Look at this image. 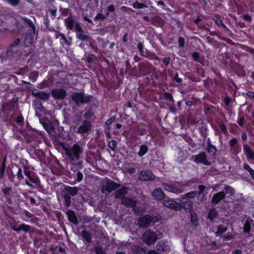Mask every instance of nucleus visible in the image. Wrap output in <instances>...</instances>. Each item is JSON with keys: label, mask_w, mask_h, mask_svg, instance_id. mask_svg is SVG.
Returning a JSON list of instances; mask_svg holds the SVG:
<instances>
[{"label": "nucleus", "mask_w": 254, "mask_h": 254, "mask_svg": "<svg viewBox=\"0 0 254 254\" xmlns=\"http://www.w3.org/2000/svg\"><path fill=\"white\" fill-rule=\"evenodd\" d=\"M197 194L195 191H192L189 193H186L178 200L180 202L181 208L182 207L187 212H190L192 207L193 202L191 200Z\"/></svg>", "instance_id": "f257e3e1"}, {"label": "nucleus", "mask_w": 254, "mask_h": 254, "mask_svg": "<svg viewBox=\"0 0 254 254\" xmlns=\"http://www.w3.org/2000/svg\"><path fill=\"white\" fill-rule=\"evenodd\" d=\"M21 19L25 23H27L31 27V29L27 30L24 40V44L26 47L30 46L34 41L35 36V27L31 20L26 17H22Z\"/></svg>", "instance_id": "f03ea898"}, {"label": "nucleus", "mask_w": 254, "mask_h": 254, "mask_svg": "<svg viewBox=\"0 0 254 254\" xmlns=\"http://www.w3.org/2000/svg\"><path fill=\"white\" fill-rule=\"evenodd\" d=\"M66 155L71 160H78L80 154L83 152L82 148L77 144H74L71 147L64 148Z\"/></svg>", "instance_id": "7ed1b4c3"}, {"label": "nucleus", "mask_w": 254, "mask_h": 254, "mask_svg": "<svg viewBox=\"0 0 254 254\" xmlns=\"http://www.w3.org/2000/svg\"><path fill=\"white\" fill-rule=\"evenodd\" d=\"M157 240V234L150 230H147L143 234L142 240L148 246L154 244Z\"/></svg>", "instance_id": "20e7f679"}, {"label": "nucleus", "mask_w": 254, "mask_h": 254, "mask_svg": "<svg viewBox=\"0 0 254 254\" xmlns=\"http://www.w3.org/2000/svg\"><path fill=\"white\" fill-rule=\"evenodd\" d=\"M162 187L166 191L175 194L181 193L185 191L183 186H178L175 184L163 183Z\"/></svg>", "instance_id": "39448f33"}, {"label": "nucleus", "mask_w": 254, "mask_h": 254, "mask_svg": "<svg viewBox=\"0 0 254 254\" xmlns=\"http://www.w3.org/2000/svg\"><path fill=\"white\" fill-rule=\"evenodd\" d=\"M190 160L196 163H202L205 165H210L211 164L207 159L206 154L204 152L192 155Z\"/></svg>", "instance_id": "423d86ee"}, {"label": "nucleus", "mask_w": 254, "mask_h": 254, "mask_svg": "<svg viewBox=\"0 0 254 254\" xmlns=\"http://www.w3.org/2000/svg\"><path fill=\"white\" fill-rule=\"evenodd\" d=\"M72 99L77 104H84L90 100V97L85 96L82 93H74L72 95Z\"/></svg>", "instance_id": "0eeeda50"}, {"label": "nucleus", "mask_w": 254, "mask_h": 254, "mask_svg": "<svg viewBox=\"0 0 254 254\" xmlns=\"http://www.w3.org/2000/svg\"><path fill=\"white\" fill-rule=\"evenodd\" d=\"M153 218L149 215H146L138 220V224L141 228H147L151 225Z\"/></svg>", "instance_id": "6e6552de"}, {"label": "nucleus", "mask_w": 254, "mask_h": 254, "mask_svg": "<svg viewBox=\"0 0 254 254\" xmlns=\"http://www.w3.org/2000/svg\"><path fill=\"white\" fill-rule=\"evenodd\" d=\"M154 178V175L151 172L147 170L142 171L138 175V179L143 181L152 180Z\"/></svg>", "instance_id": "1a4fd4ad"}, {"label": "nucleus", "mask_w": 254, "mask_h": 254, "mask_svg": "<svg viewBox=\"0 0 254 254\" xmlns=\"http://www.w3.org/2000/svg\"><path fill=\"white\" fill-rule=\"evenodd\" d=\"M163 205L168 208L172 209L178 210L180 209L181 205L173 199H168L164 201Z\"/></svg>", "instance_id": "9d476101"}, {"label": "nucleus", "mask_w": 254, "mask_h": 254, "mask_svg": "<svg viewBox=\"0 0 254 254\" xmlns=\"http://www.w3.org/2000/svg\"><path fill=\"white\" fill-rule=\"evenodd\" d=\"M151 195L156 200H162L165 198V193L161 188L155 189L151 192Z\"/></svg>", "instance_id": "9b49d317"}, {"label": "nucleus", "mask_w": 254, "mask_h": 254, "mask_svg": "<svg viewBox=\"0 0 254 254\" xmlns=\"http://www.w3.org/2000/svg\"><path fill=\"white\" fill-rule=\"evenodd\" d=\"M52 96L57 99H63L66 96V92L63 89H55L52 91Z\"/></svg>", "instance_id": "f8f14e48"}, {"label": "nucleus", "mask_w": 254, "mask_h": 254, "mask_svg": "<svg viewBox=\"0 0 254 254\" xmlns=\"http://www.w3.org/2000/svg\"><path fill=\"white\" fill-rule=\"evenodd\" d=\"M156 249L159 251L169 252L170 250V245L168 242L161 241L157 243Z\"/></svg>", "instance_id": "ddd939ff"}, {"label": "nucleus", "mask_w": 254, "mask_h": 254, "mask_svg": "<svg viewBox=\"0 0 254 254\" xmlns=\"http://www.w3.org/2000/svg\"><path fill=\"white\" fill-rule=\"evenodd\" d=\"M75 29L76 31L77 37L81 40L87 41L90 39V37L82 33V29L78 23H76Z\"/></svg>", "instance_id": "4468645a"}, {"label": "nucleus", "mask_w": 254, "mask_h": 254, "mask_svg": "<svg viewBox=\"0 0 254 254\" xmlns=\"http://www.w3.org/2000/svg\"><path fill=\"white\" fill-rule=\"evenodd\" d=\"M90 128V123L89 121H85L79 127L77 132L80 134L86 133Z\"/></svg>", "instance_id": "2eb2a0df"}, {"label": "nucleus", "mask_w": 254, "mask_h": 254, "mask_svg": "<svg viewBox=\"0 0 254 254\" xmlns=\"http://www.w3.org/2000/svg\"><path fill=\"white\" fill-rule=\"evenodd\" d=\"M226 196V193L223 191L218 192L214 194L212 199L211 202L215 204H218L221 200L223 199Z\"/></svg>", "instance_id": "dca6fc26"}, {"label": "nucleus", "mask_w": 254, "mask_h": 254, "mask_svg": "<svg viewBox=\"0 0 254 254\" xmlns=\"http://www.w3.org/2000/svg\"><path fill=\"white\" fill-rule=\"evenodd\" d=\"M119 187V185L118 184L109 181L103 187V189L110 192L117 189Z\"/></svg>", "instance_id": "f3484780"}, {"label": "nucleus", "mask_w": 254, "mask_h": 254, "mask_svg": "<svg viewBox=\"0 0 254 254\" xmlns=\"http://www.w3.org/2000/svg\"><path fill=\"white\" fill-rule=\"evenodd\" d=\"M243 149L248 159L254 160V153L248 145H244Z\"/></svg>", "instance_id": "a211bd4d"}, {"label": "nucleus", "mask_w": 254, "mask_h": 254, "mask_svg": "<svg viewBox=\"0 0 254 254\" xmlns=\"http://www.w3.org/2000/svg\"><path fill=\"white\" fill-rule=\"evenodd\" d=\"M122 203L123 204L127 207H131L133 208H134L136 204V202L135 201L127 197L122 198Z\"/></svg>", "instance_id": "6ab92c4d"}, {"label": "nucleus", "mask_w": 254, "mask_h": 254, "mask_svg": "<svg viewBox=\"0 0 254 254\" xmlns=\"http://www.w3.org/2000/svg\"><path fill=\"white\" fill-rule=\"evenodd\" d=\"M30 182L34 184H37L39 183V180L37 177L34 175H31L27 179L25 180L26 184L31 188H33V185Z\"/></svg>", "instance_id": "aec40b11"}, {"label": "nucleus", "mask_w": 254, "mask_h": 254, "mask_svg": "<svg viewBox=\"0 0 254 254\" xmlns=\"http://www.w3.org/2000/svg\"><path fill=\"white\" fill-rule=\"evenodd\" d=\"M64 22L67 29L71 30L73 28L74 22V19L73 18L70 16H68L67 18L65 19Z\"/></svg>", "instance_id": "412c9836"}, {"label": "nucleus", "mask_w": 254, "mask_h": 254, "mask_svg": "<svg viewBox=\"0 0 254 254\" xmlns=\"http://www.w3.org/2000/svg\"><path fill=\"white\" fill-rule=\"evenodd\" d=\"M127 189L126 187H124L121 189L118 190L116 191V197L117 198L125 197L123 195L127 193Z\"/></svg>", "instance_id": "4be33fe9"}, {"label": "nucleus", "mask_w": 254, "mask_h": 254, "mask_svg": "<svg viewBox=\"0 0 254 254\" xmlns=\"http://www.w3.org/2000/svg\"><path fill=\"white\" fill-rule=\"evenodd\" d=\"M127 189L126 187H124L121 189L118 190L116 191V197L117 198L125 197L123 195L127 193Z\"/></svg>", "instance_id": "5701e85b"}, {"label": "nucleus", "mask_w": 254, "mask_h": 254, "mask_svg": "<svg viewBox=\"0 0 254 254\" xmlns=\"http://www.w3.org/2000/svg\"><path fill=\"white\" fill-rule=\"evenodd\" d=\"M66 214L70 221L74 224H76L77 223L76 216L75 215L74 213L72 211L68 210L66 213Z\"/></svg>", "instance_id": "b1692460"}, {"label": "nucleus", "mask_w": 254, "mask_h": 254, "mask_svg": "<svg viewBox=\"0 0 254 254\" xmlns=\"http://www.w3.org/2000/svg\"><path fill=\"white\" fill-rule=\"evenodd\" d=\"M227 230V227L222 225H219L215 232V236L217 237L221 236Z\"/></svg>", "instance_id": "393cba45"}, {"label": "nucleus", "mask_w": 254, "mask_h": 254, "mask_svg": "<svg viewBox=\"0 0 254 254\" xmlns=\"http://www.w3.org/2000/svg\"><path fill=\"white\" fill-rule=\"evenodd\" d=\"M148 151V148L145 145H142L140 146L139 151L138 152V155L140 157H142Z\"/></svg>", "instance_id": "a878e982"}, {"label": "nucleus", "mask_w": 254, "mask_h": 254, "mask_svg": "<svg viewBox=\"0 0 254 254\" xmlns=\"http://www.w3.org/2000/svg\"><path fill=\"white\" fill-rule=\"evenodd\" d=\"M217 215V211L215 209H210L208 212V218L213 221Z\"/></svg>", "instance_id": "bb28decb"}, {"label": "nucleus", "mask_w": 254, "mask_h": 254, "mask_svg": "<svg viewBox=\"0 0 254 254\" xmlns=\"http://www.w3.org/2000/svg\"><path fill=\"white\" fill-rule=\"evenodd\" d=\"M81 236L87 243H90L91 236L88 232L85 230L82 231L81 232Z\"/></svg>", "instance_id": "cd10ccee"}, {"label": "nucleus", "mask_w": 254, "mask_h": 254, "mask_svg": "<svg viewBox=\"0 0 254 254\" xmlns=\"http://www.w3.org/2000/svg\"><path fill=\"white\" fill-rule=\"evenodd\" d=\"M133 251L135 254H143L145 252L144 248H140L138 246H134Z\"/></svg>", "instance_id": "c85d7f7f"}, {"label": "nucleus", "mask_w": 254, "mask_h": 254, "mask_svg": "<svg viewBox=\"0 0 254 254\" xmlns=\"http://www.w3.org/2000/svg\"><path fill=\"white\" fill-rule=\"evenodd\" d=\"M30 229V227L27 225L21 224L17 229H14V230L18 232L20 230H22L25 232L28 231Z\"/></svg>", "instance_id": "c756f323"}, {"label": "nucleus", "mask_w": 254, "mask_h": 254, "mask_svg": "<svg viewBox=\"0 0 254 254\" xmlns=\"http://www.w3.org/2000/svg\"><path fill=\"white\" fill-rule=\"evenodd\" d=\"M207 151L209 153H211L212 155H214L216 152V148L214 146L210 143H208Z\"/></svg>", "instance_id": "7c9ffc66"}, {"label": "nucleus", "mask_w": 254, "mask_h": 254, "mask_svg": "<svg viewBox=\"0 0 254 254\" xmlns=\"http://www.w3.org/2000/svg\"><path fill=\"white\" fill-rule=\"evenodd\" d=\"M214 20L216 24L219 26H222L224 28H226V26L223 23L222 20L219 17L216 16L214 18Z\"/></svg>", "instance_id": "2f4dec72"}, {"label": "nucleus", "mask_w": 254, "mask_h": 254, "mask_svg": "<svg viewBox=\"0 0 254 254\" xmlns=\"http://www.w3.org/2000/svg\"><path fill=\"white\" fill-rule=\"evenodd\" d=\"M244 168L249 172L252 178L254 180V170L247 164H244Z\"/></svg>", "instance_id": "473e14b6"}, {"label": "nucleus", "mask_w": 254, "mask_h": 254, "mask_svg": "<svg viewBox=\"0 0 254 254\" xmlns=\"http://www.w3.org/2000/svg\"><path fill=\"white\" fill-rule=\"evenodd\" d=\"M124 170L126 173L130 174H134L136 171L135 168L131 166L125 167L124 168Z\"/></svg>", "instance_id": "72a5a7b5"}, {"label": "nucleus", "mask_w": 254, "mask_h": 254, "mask_svg": "<svg viewBox=\"0 0 254 254\" xmlns=\"http://www.w3.org/2000/svg\"><path fill=\"white\" fill-rule=\"evenodd\" d=\"M244 231L245 233H249L251 231V222L249 220L246 221L244 226Z\"/></svg>", "instance_id": "f704fd0d"}, {"label": "nucleus", "mask_w": 254, "mask_h": 254, "mask_svg": "<svg viewBox=\"0 0 254 254\" xmlns=\"http://www.w3.org/2000/svg\"><path fill=\"white\" fill-rule=\"evenodd\" d=\"M59 36H61L60 41L62 44H64L66 45H70V43L66 39L65 36L63 34H59Z\"/></svg>", "instance_id": "c9c22d12"}, {"label": "nucleus", "mask_w": 254, "mask_h": 254, "mask_svg": "<svg viewBox=\"0 0 254 254\" xmlns=\"http://www.w3.org/2000/svg\"><path fill=\"white\" fill-rule=\"evenodd\" d=\"M38 96L42 99H47L49 98L50 96V94L49 93L44 92H39L38 93Z\"/></svg>", "instance_id": "e433bc0d"}, {"label": "nucleus", "mask_w": 254, "mask_h": 254, "mask_svg": "<svg viewBox=\"0 0 254 254\" xmlns=\"http://www.w3.org/2000/svg\"><path fill=\"white\" fill-rule=\"evenodd\" d=\"M225 190L226 191V193L233 194L234 193V190L229 186L225 187Z\"/></svg>", "instance_id": "4c0bfd02"}, {"label": "nucleus", "mask_w": 254, "mask_h": 254, "mask_svg": "<svg viewBox=\"0 0 254 254\" xmlns=\"http://www.w3.org/2000/svg\"><path fill=\"white\" fill-rule=\"evenodd\" d=\"M132 6L134 8H142L145 7V5L144 4L136 1L132 4Z\"/></svg>", "instance_id": "58836bf2"}, {"label": "nucleus", "mask_w": 254, "mask_h": 254, "mask_svg": "<svg viewBox=\"0 0 254 254\" xmlns=\"http://www.w3.org/2000/svg\"><path fill=\"white\" fill-rule=\"evenodd\" d=\"M108 146L112 150H114L116 147V142L114 140H112L109 142Z\"/></svg>", "instance_id": "ea45409f"}, {"label": "nucleus", "mask_w": 254, "mask_h": 254, "mask_svg": "<svg viewBox=\"0 0 254 254\" xmlns=\"http://www.w3.org/2000/svg\"><path fill=\"white\" fill-rule=\"evenodd\" d=\"M235 236L230 233H228L226 236L223 237L224 241H229L234 238Z\"/></svg>", "instance_id": "a19ab883"}, {"label": "nucleus", "mask_w": 254, "mask_h": 254, "mask_svg": "<svg viewBox=\"0 0 254 254\" xmlns=\"http://www.w3.org/2000/svg\"><path fill=\"white\" fill-rule=\"evenodd\" d=\"M205 186H203V185H199L198 187L199 191V192L198 193V194L199 195H202L201 196L202 198L204 197V194L203 193V191L205 189Z\"/></svg>", "instance_id": "79ce46f5"}, {"label": "nucleus", "mask_w": 254, "mask_h": 254, "mask_svg": "<svg viewBox=\"0 0 254 254\" xmlns=\"http://www.w3.org/2000/svg\"><path fill=\"white\" fill-rule=\"evenodd\" d=\"M191 221L194 226L197 225V218L195 214H191Z\"/></svg>", "instance_id": "37998d69"}, {"label": "nucleus", "mask_w": 254, "mask_h": 254, "mask_svg": "<svg viewBox=\"0 0 254 254\" xmlns=\"http://www.w3.org/2000/svg\"><path fill=\"white\" fill-rule=\"evenodd\" d=\"M95 252L96 254H105L102 248L99 246H96L95 247Z\"/></svg>", "instance_id": "c03bdc74"}, {"label": "nucleus", "mask_w": 254, "mask_h": 254, "mask_svg": "<svg viewBox=\"0 0 254 254\" xmlns=\"http://www.w3.org/2000/svg\"><path fill=\"white\" fill-rule=\"evenodd\" d=\"M5 168L4 162L3 163L1 169L0 170V178H2L4 175Z\"/></svg>", "instance_id": "a18cd8bd"}, {"label": "nucleus", "mask_w": 254, "mask_h": 254, "mask_svg": "<svg viewBox=\"0 0 254 254\" xmlns=\"http://www.w3.org/2000/svg\"><path fill=\"white\" fill-rule=\"evenodd\" d=\"M8 2L12 6H16L19 3V0H8Z\"/></svg>", "instance_id": "49530a36"}, {"label": "nucleus", "mask_w": 254, "mask_h": 254, "mask_svg": "<svg viewBox=\"0 0 254 254\" xmlns=\"http://www.w3.org/2000/svg\"><path fill=\"white\" fill-rule=\"evenodd\" d=\"M22 172L21 169L18 168V172L17 173V178L19 180H21L23 179V176L22 175Z\"/></svg>", "instance_id": "de8ad7c7"}, {"label": "nucleus", "mask_w": 254, "mask_h": 254, "mask_svg": "<svg viewBox=\"0 0 254 254\" xmlns=\"http://www.w3.org/2000/svg\"><path fill=\"white\" fill-rule=\"evenodd\" d=\"M77 192V188H70V190H69V193L72 195H75Z\"/></svg>", "instance_id": "09e8293b"}, {"label": "nucleus", "mask_w": 254, "mask_h": 254, "mask_svg": "<svg viewBox=\"0 0 254 254\" xmlns=\"http://www.w3.org/2000/svg\"><path fill=\"white\" fill-rule=\"evenodd\" d=\"M178 42H179V45L180 47H184V43H185V40L183 38L180 37L179 38Z\"/></svg>", "instance_id": "8fccbe9b"}, {"label": "nucleus", "mask_w": 254, "mask_h": 254, "mask_svg": "<svg viewBox=\"0 0 254 254\" xmlns=\"http://www.w3.org/2000/svg\"><path fill=\"white\" fill-rule=\"evenodd\" d=\"M164 96L166 99H168L170 101H173V97L171 95V94H170L169 93H168V92L165 93Z\"/></svg>", "instance_id": "3c124183"}, {"label": "nucleus", "mask_w": 254, "mask_h": 254, "mask_svg": "<svg viewBox=\"0 0 254 254\" xmlns=\"http://www.w3.org/2000/svg\"><path fill=\"white\" fill-rule=\"evenodd\" d=\"M237 142V140L236 138H232L230 141V145L231 147L234 146Z\"/></svg>", "instance_id": "603ef678"}, {"label": "nucleus", "mask_w": 254, "mask_h": 254, "mask_svg": "<svg viewBox=\"0 0 254 254\" xmlns=\"http://www.w3.org/2000/svg\"><path fill=\"white\" fill-rule=\"evenodd\" d=\"M83 178V175L80 172H78L77 173V181L78 182H80L82 180Z\"/></svg>", "instance_id": "864d4df0"}, {"label": "nucleus", "mask_w": 254, "mask_h": 254, "mask_svg": "<svg viewBox=\"0 0 254 254\" xmlns=\"http://www.w3.org/2000/svg\"><path fill=\"white\" fill-rule=\"evenodd\" d=\"M11 189L9 188L3 189L2 190V192L5 195H7L9 193Z\"/></svg>", "instance_id": "5fc2aeb1"}, {"label": "nucleus", "mask_w": 254, "mask_h": 254, "mask_svg": "<svg viewBox=\"0 0 254 254\" xmlns=\"http://www.w3.org/2000/svg\"><path fill=\"white\" fill-rule=\"evenodd\" d=\"M220 127L221 129V130L223 131L224 133H226L227 132V127L225 125H224L223 124H221L220 125Z\"/></svg>", "instance_id": "6e6d98bb"}, {"label": "nucleus", "mask_w": 254, "mask_h": 254, "mask_svg": "<svg viewBox=\"0 0 254 254\" xmlns=\"http://www.w3.org/2000/svg\"><path fill=\"white\" fill-rule=\"evenodd\" d=\"M115 121V118L112 117L106 122V125L109 126L111 125Z\"/></svg>", "instance_id": "4d7b16f0"}, {"label": "nucleus", "mask_w": 254, "mask_h": 254, "mask_svg": "<svg viewBox=\"0 0 254 254\" xmlns=\"http://www.w3.org/2000/svg\"><path fill=\"white\" fill-rule=\"evenodd\" d=\"M24 174L27 177V178L31 176L30 171L27 169H25L24 170Z\"/></svg>", "instance_id": "13d9d810"}, {"label": "nucleus", "mask_w": 254, "mask_h": 254, "mask_svg": "<svg viewBox=\"0 0 254 254\" xmlns=\"http://www.w3.org/2000/svg\"><path fill=\"white\" fill-rule=\"evenodd\" d=\"M170 59L169 57L165 58L163 59V62L166 65H167L170 63Z\"/></svg>", "instance_id": "bf43d9fd"}, {"label": "nucleus", "mask_w": 254, "mask_h": 254, "mask_svg": "<svg viewBox=\"0 0 254 254\" xmlns=\"http://www.w3.org/2000/svg\"><path fill=\"white\" fill-rule=\"evenodd\" d=\"M247 96L254 99V92L249 91L246 93Z\"/></svg>", "instance_id": "052dcab7"}, {"label": "nucleus", "mask_w": 254, "mask_h": 254, "mask_svg": "<svg viewBox=\"0 0 254 254\" xmlns=\"http://www.w3.org/2000/svg\"><path fill=\"white\" fill-rule=\"evenodd\" d=\"M244 18L247 21H251L252 20L251 16L248 14H245L244 15Z\"/></svg>", "instance_id": "680f3d73"}, {"label": "nucleus", "mask_w": 254, "mask_h": 254, "mask_svg": "<svg viewBox=\"0 0 254 254\" xmlns=\"http://www.w3.org/2000/svg\"><path fill=\"white\" fill-rule=\"evenodd\" d=\"M107 10L108 11L113 12L115 10L114 6L113 5H110L107 7Z\"/></svg>", "instance_id": "e2e57ef3"}, {"label": "nucleus", "mask_w": 254, "mask_h": 254, "mask_svg": "<svg viewBox=\"0 0 254 254\" xmlns=\"http://www.w3.org/2000/svg\"><path fill=\"white\" fill-rule=\"evenodd\" d=\"M137 48L140 52H141L143 49V46L141 43H139L137 44Z\"/></svg>", "instance_id": "0e129e2a"}, {"label": "nucleus", "mask_w": 254, "mask_h": 254, "mask_svg": "<svg viewBox=\"0 0 254 254\" xmlns=\"http://www.w3.org/2000/svg\"><path fill=\"white\" fill-rule=\"evenodd\" d=\"M243 121H244V118H242L240 119V120L238 121V123L240 126H243Z\"/></svg>", "instance_id": "69168bd1"}, {"label": "nucleus", "mask_w": 254, "mask_h": 254, "mask_svg": "<svg viewBox=\"0 0 254 254\" xmlns=\"http://www.w3.org/2000/svg\"><path fill=\"white\" fill-rule=\"evenodd\" d=\"M242 139L244 140H246L247 138V135L246 133H243L241 135Z\"/></svg>", "instance_id": "338daca9"}, {"label": "nucleus", "mask_w": 254, "mask_h": 254, "mask_svg": "<svg viewBox=\"0 0 254 254\" xmlns=\"http://www.w3.org/2000/svg\"><path fill=\"white\" fill-rule=\"evenodd\" d=\"M146 254H159L155 251H150Z\"/></svg>", "instance_id": "774afa93"}]
</instances>
